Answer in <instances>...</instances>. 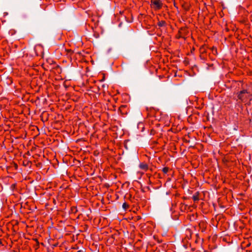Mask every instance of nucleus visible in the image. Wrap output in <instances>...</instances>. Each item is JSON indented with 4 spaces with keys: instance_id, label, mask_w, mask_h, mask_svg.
Masks as SVG:
<instances>
[{
    "instance_id": "obj_6",
    "label": "nucleus",
    "mask_w": 252,
    "mask_h": 252,
    "mask_svg": "<svg viewBox=\"0 0 252 252\" xmlns=\"http://www.w3.org/2000/svg\"><path fill=\"white\" fill-rule=\"evenodd\" d=\"M165 22L163 21L159 22L158 24V26L160 27L163 26L164 25H165Z\"/></svg>"
},
{
    "instance_id": "obj_8",
    "label": "nucleus",
    "mask_w": 252,
    "mask_h": 252,
    "mask_svg": "<svg viewBox=\"0 0 252 252\" xmlns=\"http://www.w3.org/2000/svg\"><path fill=\"white\" fill-rule=\"evenodd\" d=\"M111 48H109V49H108V50H107V53H110V51H111Z\"/></svg>"
},
{
    "instance_id": "obj_4",
    "label": "nucleus",
    "mask_w": 252,
    "mask_h": 252,
    "mask_svg": "<svg viewBox=\"0 0 252 252\" xmlns=\"http://www.w3.org/2000/svg\"><path fill=\"white\" fill-rule=\"evenodd\" d=\"M198 194H199V192H197L196 193V194L194 195L193 196L192 198H193L194 201H197V200H198L199 199L198 197Z\"/></svg>"
},
{
    "instance_id": "obj_5",
    "label": "nucleus",
    "mask_w": 252,
    "mask_h": 252,
    "mask_svg": "<svg viewBox=\"0 0 252 252\" xmlns=\"http://www.w3.org/2000/svg\"><path fill=\"white\" fill-rule=\"evenodd\" d=\"M128 205L126 203H124L123 205H122V208L124 210H126L127 209V208L128 207Z\"/></svg>"
},
{
    "instance_id": "obj_1",
    "label": "nucleus",
    "mask_w": 252,
    "mask_h": 252,
    "mask_svg": "<svg viewBox=\"0 0 252 252\" xmlns=\"http://www.w3.org/2000/svg\"><path fill=\"white\" fill-rule=\"evenodd\" d=\"M152 2L156 8L159 9L161 7V3L159 0H153Z\"/></svg>"
},
{
    "instance_id": "obj_11",
    "label": "nucleus",
    "mask_w": 252,
    "mask_h": 252,
    "mask_svg": "<svg viewBox=\"0 0 252 252\" xmlns=\"http://www.w3.org/2000/svg\"><path fill=\"white\" fill-rule=\"evenodd\" d=\"M121 24H122L121 23H120V24H119V27H120V26H121Z\"/></svg>"
},
{
    "instance_id": "obj_2",
    "label": "nucleus",
    "mask_w": 252,
    "mask_h": 252,
    "mask_svg": "<svg viewBox=\"0 0 252 252\" xmlns=\"http://www.w3.org/2000/svg\"><path fill=\"white\" fill-rule=\"evenodd\" d=\"M245 93H248V92L246 90H243L241 91L239 94H238V97L239 99H243V94H244Z\"/></svg>"
},
{
    "instance_id": "obj_9",
    "label": "nucleus",
    "mask_w": 252,
    "mask_h": 252,
    "mask_svg": "<svg viewBox=\"0 0 252 252\" xmlns=\"http://www.w3.org/2000/svg\"><path fill=\"white\" fill-rule=\"evenodd\" d=\"M135 158L137 159V160H138V158L137 157V156H135Z\"/></svg>"
},
{
    "instance_id": "obj_3",
    "label": "nucleus",
    "mask_w": 252,
    "mask_h": 252,
    "mask_svg": "<svg viewBox=\"0 0 252 252\" xmlns=\"http://www.w3.org/2000/svg\"><path fill=\"white\" fill-rule=\"evenodd\" d=\"M139 167L141 169H146L147 168L148 165L146 164L141 163L139 165Z\"/></svg>"
},
{
    "instance_id": "obj_10",
    "label": "nucleus",
    "mask_w": 252,
    "mask_h": 252,
    "mask_svg": "<svg viewBox=\"0 0 252 252\" xmlns=\"http://www.w3.org/2000/svg\"><path fill=\"white\" fill-rule=\"evenodd\" d=\"M77 252H83L82 250H79L78 251H77Z\"/></svg>"
},
{
    "instance_id": "obj_7",
    "label": "nucleus",
    "mask_w": 252,
    "mask_h": 252,
    "mask_svg": "<svg viewBox=\"0 0 252 252\" xmlns=\"http://www.w3.org/2000/svg\"><path fill=\"white\" fill-rule=\"evenodd\" d=\"M168 170V168L167 167H164L162 169V171L164 173H166Z\"/></svg>"
}]
</instances>
